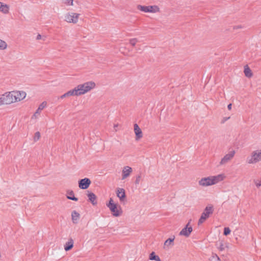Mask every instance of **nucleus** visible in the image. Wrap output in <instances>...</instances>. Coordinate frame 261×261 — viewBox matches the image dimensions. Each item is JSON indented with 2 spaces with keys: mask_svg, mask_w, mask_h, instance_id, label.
<instances>
[{
  "mask_svg": "<svg viewBox=\"0 0 261 261\" xmlns=\"http://www.w3.org/2000/svg\"><path fill=\"white\" fill-rule=\"evenodd\" d=\"M27 96L25 91L13 90L1 94L2 106H9L22 101Z\"/></svg>",
  "mask_w": 261,
  "mask_h": 261,
  "instance_id": "f257e3e1",
  "label": "nucleus"
},
{
  "mask_svg": "<svg viewBox=\"0 0 261 261\" xmlns=\"http://www.w3.org/2000/svg\"><path fill=\"white\" fill-rule=\"evenodd\" d=\"M226 178V175L223 173H221L215 175L202 177L198 180V184L201 188L211 187L223 181Z\"/></svg>",
  "mask_w": 261,
  "mask_h": 261,
  "instance_id": "f03ea898",
  "label": "nucleus"
},
{
  "mask_svg": "<svg viewBox=\"0 0 261 261\" xmlns=\"http://www.w3.org/2000/svg\"><path fill=\"white\" fill-rule=\"evenodd\" d=\"M96 87V84L93 81H88L83 84H79L73 89L75 96L84 95Z\"/></svg>",
  "mask_w": 261,
  "mask_h": 261,
  "instance_id": "7ed1b4c3",
  "label": "nucleus"
},
{
  "mask_svg": "<svg viewBox=\"0 0 261 261\" xmlns=\"http://www.w3.org/2000/svg\"><path fill=\"white\" fill-rule=\"evenodd\" d=\"M106 205L109 208L114 217H118L123 213V211L121 206L115 203L112 198H110Z\"/></svg>",
  "mask_w": 261,
  "mask_h": 261,
  "instance_id": "20e7f679",
  "label": "nucleus"
},
{
  "mask_svg": "<svg viewBox=\"0 0 261 261\" xmlns=\"http://www.w3.org/2000/svg\"><path fill=\"white\" fill-rule=\"evenodd\" d=\"M214 206L212 204L207 205L204 209L198 221V225L203 224L213 214Z\"/></svg>",
  "mask_w": 261,
  "mask_h": 261,
  "instance_id": "39448f33",
  "label": "nucleus"
},
{
  "mask_svg": "<svg viewBox=\"0 0 261 261\" xmlns=\"http://www.w3.org/2000/svg\"><path fill=\"white\" fill-rule=\"evenodd\" d=\"M81 14L80 13L70 11L64 15V20L67 23L75 24L79 22Z\"/></svg>",
  "mask_w": 261,
  "mask_h": 261,
  "instance_id": "423d86ee",
  "label": "nucleus"
},
{
  "mask_svg": "<svg viewBox=\"0 0 261 261\" xmlns=\"http://www.w3.org/2000/svg\"><path fill=\"white\" fill-rule=\"evenodd\" d=\"M137 9L144 13H159L161 12V9L158 5H149V6H143L138 5Z\"/></svg>",
  "mask_w": 261,
  "mask_h": 261,
  "instance_id": "0eeeda50",
  "label": "nucleus"
},
{
  "mask_svg": "<svg viewBox=\"0 0 261 261\" xmlns=\"http://www.w3.org/2000/svg\"><path fill=\"white\" fill-rule=\"evenodd\" d=\"M261 161V150L257 149L253 151L250 156L247 159V163L249 164H255Z\"/></svg>",
  "mask_w": 261,
  "mask_h": 261,
  "instance_id": "6e6552de",
  "label": "nucleus"
},
{
  "mask_svg": "<svg viewBox=\"0 0 261 261\" xmlns=\"http://www.w3.org/2000/svg\"><path fill=\"white\" fill-rule=\"evenodd\" d=\"M193 230V228L190 225V222H189L186 226L183 228L179 233V235L189 237Z\"/></svg>",
  "mask_w": 261,
  "mask_h": 261,
  "instance_id": "1a4fd4ad",
  "label": "nucleus"
},
{
  "mask_svg": "<svg viewBox=\"0 0 261 261\" xmlns=\"http://www.w3.org/2000/svg\"><path fill=\"white\" fill-rule=\"evenodd\" d=\"M133 172V169L128 166H125L123 167L122 170V180H124L128 177Z\"/></svg>",
  "mask_w": 261,
  "mask_h": 261,
  "instance_id": "9d476101",
  "label": "nucleus"
},
{
  "mask_svg": "<svg viewBox=\"0 0 261 261\" xmlns=\"http://www.w3.org/2000/svg\"><path fill=\"white\" fill-rule=\"evenodd\" d=\"M235 151L234 150L231 151L229 153L225 154L221 160L220 162V165H223L226 164L229 161H230L234 156Z\"/></svg>",
  "mask_w": 261,
  "mask_h": 261,
  "instance_id": "9b49d317",
  "label": "nucleus"
},
{
  "mask_svg": "<svg viewBox=\"0 0 261 261\" xmlns=\"http://www.w3.org/2000/svg\"><path fill=\"white\" fill-rule=\"evenodd\" d=\"M134 130L135 134V140L136 141H139L143 138V132L137 123L134 125Z\"/></svg>",
  "mask_w": 261,
  "mask_h": 261,
  "instance_id": "f8f14e48",
  "label": "nucleus"
},
{
  "mask_svg": "<svg viewBox=\"0 0 261 261\" xmlns=\"http://www.w3.org/2000/svg\"><path fill=\"white\" fill-rule=\"evenodd\" d=\"M91 180L88 178H85L80 180L79 182V188L81 189L85 190L89 187L91 184Z\"/></svg>",
  "mask_w": 261,
  "mask_h": 261,
  "instance_id": "ddd939ff",
  "label": "nucleus"
},
{
  "mask_svg": "<svg viewBox=\"0 0 261 261\" xmlns=\"http://www.w3.org/2000/svg\"><path fill=\"white\" fill-rule=\"evenodd\" d=\"M46 102H42L38 107V109L32 116V119H37L40 114L41 111L46 107Z\"/></svg>",
  "mask_w": 261,
  "mask_h": 261,
  "instance_id": "4468645a",
  "label": "nucleus"
},
{
  "mask_svg": "<svg viewBox=\"0 0 261 261\" xmlns=\"http://www.w3.org/2000/svg\"><path fill=\"white\" fill-rule=\"evenodd\" d=\"M10 6L3 2H0V12L6 15L9 13Z\"/></svg>",
  "mask_w": 261,
  "mask_h": 261,
  "instance_id": "2eb2a0df",
  "label": "nucleus"
},
{
  "mask_svg": "<svg viewBox=\"0 0 261 261\" xmlns=\"http://www.w3.org/2000/svg\"><path fill=\"white\" fill-rule=\"evenodd\" d=\"M116 195L120 201H123L125 198V190L123 188H118L116 190Z\"/></svg>",
  "mask_w": 261,
  "mask_h": 261,
  "instance_id": "dca6fc26",
  "label": "nucleus"
},
{
  "mask_svg": "<svg viewBox=\"0 0 261 261\" xmlns=\"http://www.w3.org/2000/svg\"><path fill=\"white\" fill-rule=\"evenodd\" d=\"M87 196L89 198V200L91 202L93 205L97 204V202L96 200V196L94 193L91 192H88Z\"/></svg>",
  "mask_w": 261,
  "mask_h": 261,
  "instance_id": "f3484780",
  "label": "nucleus"
},
{
  "mask_svg": "<svg viewBox=\"0 0 261 261\" xmlns=\"http://www.w3.org/2000/svg\"><path fill=\"white\" fill-rule=\"evenodd\" d=\"M73 244H74L73 240L71 238H70L64 245V250L66 251H69V250L71 249L73 247Z\"/></svg>",
  "mask_w": 261,
  "mask_h": 261,
  "instance_id": "a211bd4d",
  "label": "nucleus"
},
{
  "mask_svg": "<svg viewBox=\"0 0 261 261\" xmlns=\"http://www.w3.org/2000/svg\"><path fill=\"white\" fill-rule=\"evenodd\" d=\"M244 73L246 77L251 78L253 76V73L251 69L246 65L244 67Z\"/></svg>",
  "mask_w": 261,
  "mask_h": 261,
  "instance_id": "6ab92c4d",
  "label": "nucleus"
},
{
  "mask_svg": "<svg viewBox=\"0 0 261 261\" xmlns=\"http://www.w3.org/2000/svg\"><path fill=\"white\" fill-rule=\"evenodd\" d=\"M174 239L175 237L173 236L172 238H170L166 240L164 243V248L165 249L169 248L170 246H173Z\"/></svg>",
  "mask_w": 261,
  "mask_h": 261,
  "instance_id": "aec40b11",
  "label": "nucleus"
},
{
  "mask_svg": "<svg viewBox=\"0 0 261 261\" xmlns=\"http://www.w3.org/2000/svg\"><path fill=\"white\" fill-rule=\"evenodd\" d=\"M80 214L74 211L71 213L72 221L73 223H77L80 219Z\"/></svg>",
  "mask_w": 261,
  "mask_h": 261,
  "instance_id": "412c9836",
  "label": "nucleus"
},
{
  "mask_svg": "<svg viewBox=\"0 0 261 261\" xmlns=\"http://www.w3.org/2000/svg\"><path fill=\"white\" fill-rule=\"evenodd\" d=\"M75 96L74 91H73V89H71V90L68 91L67 92H66V93H65L64 94H63V95H62L60 96V98L63 99L66 97H68L70 96Z\"/></svg>",
  "mask_w": 261,
  "mask_h": 261,
  "instance_id": "4be33fe9",
  "label": "nucleus"
},
{
  "mask_svg": "<svg viewBox=\"0 0 261 261\" xmlns=\"http://www.w3.org/2000/svg\"><path fill=\"white\" fill-rule=\"evenodd\" d=\"M8 48L7 43L4 40L0 39V50H5Z\"/></svg>",
  "mask_w": 261,
  "mask_h": 261,
  "instance_id": "5701e85b",
  "label": "nucleus"
},
{
  "mask_svg": "<svg viewBox=\"0 0 261 261\" xmlns=\"http://www.w3.org/2000/svg\"><path fill=\"white\" fill-rule=\"evenodd\" d=\"M149 258L150 260H154L155 261H161L160 257L155 254V253L154 252H152L149 254Z\"/></svg>",
  "mask_w": 261,
  "mask_h": 261,
  "instance_id": "b1692460",
  "label": "nucleus"
},
{
  "mask_svg": "<svg viewBox=\"0 0 261 261\" xmlns=\"http://www.w3.org/2000/svg\"><path fill=\"white\" fill-rule=\"evenodd\" d=\"M62 4L66 7L73 6V0H61Z\"/></svg>",
  "mask_w": 261,
  "mask_h": 261,
  "instance_id": "393cba45",
  "label": "nucleus"
},
{
  "mask_svg": "<svg viewBox=\"0 0 261 261\" xmlns=\"http://www.w3.org/2000/svg\"><path fill=\"white\" fill-rule=\"evenodd\" d=\"M210 261H221L220 257L215 253H213L209 258Z\"/></svg>",
  "mask_w": 261,
  "mask_h": 261,
  "instance_id": "a878e982",
  "label": "nucleus"
},
{
  "mask_svg": "<svg viewBox=\"0 0 261 261\" xmlns=\"http://www.w3.org/2000/svg\"><path fill=\"white\" fill-rule=\"evenodd\" d=\"M69 194H70V196H67V198L68 199L74 200L75 201H77L78 199L74 196V193L73 192V191H70L69 193Z\"/></svg>",
  "mask_w": 261,
  "mask_h": 261,
  "instance_id": "bb28decb",
  "label": "nucleus"
},
{
  "mask_svg": "<svg viewBox=\"0 0 261 261\" xmlns=\"http://www.w3.org/2000/svg\"><path fill=\"white\" fill-rule=\"evenodd\" d=\"M138 39L137 38H132L129 40V43L132 46H135L138 42Z\"/></svg>",
  "mask_w": 261,
  "mask_h": 261,
  "instance_id": "cd10ccee",
  "label": "nucleus"
},
{
  "mask_svg": "<svg viewBox=\"0 0 261 261\" xmlns=\"http://www.w3.org/2000/svg\"><path fill=\"white\" fill-rule=\"evenodd\" d=\"M225 247L226 246L222 242H221L218 247V249L220 251H223L225 250Z\"/></svg>",
  "mask_w": 261,
  "mask_h": 261,
  "instance_id": "c85d7f7f",
  "label": "nucleus"
},
{
  "mask_svg": "<svg viewBox=\"0 0 261 261\" xmlns=\"http://www.w3.org/2000/svg\"><path fill=\"white\" fill-rule=\"evenodd\" d=\"M40 138V134L39 132H37L35 134V136L34 137V141H38Z\"/></svg>",
  "mask_w": 261,
  "mask_h": 261,
  "instance_id": "c756f323",
  "label": "nucleus"
},
{
  "mask_svg": "<svg viewBox=\"0 0 261 261\" xmlns=\"http://www.w3.org/2000/svg\"><path fill=\"white\" fill-rule=\"evenodd\" d=\"M254 184L257 188H259L261 186V179H256L254 180Z\"/></svg>",
  "mask_w": 261,
  "mask_h": 261,
  "instance_id": "7c9ffc66",
  "label": "nucleus"
},
{
  "mask_svg": "<svg viewBox=\"0 0 261 261\" xmlns=\"http://www.w3.org/2000/svg\"><path fill=\"white\" fill-rule=\"evenodd\" d=\"M230 233V229L229 227H225L224 228V234L227 236Z\"/></svg>",
  "mask_w": 261,
  "mask_h": 261,
  "instance_id": "2f4dec72",
  "label": "nucleus"
},
{
  "mask_svg": "<svg viewBox=\"0 0 261 261\" xmlns=\"http://www.w3.org/2000/svg\"><path fill=\"white\" fill-rule=\"evenodd\" d=\"M243 28V27L242 25H237L233 27V30H237L239 29H242Z\"/></svg>",
  "mask_w": 261,
  "mask_h": 261,
  "instance_id": "473e14b6",
  "label": "nucleus"
},
{
  "mask_svg": "<svg viewBox=\"0 0 261 261\" xmlns=\"http://www.w3.org/2000/svg\"><path fill=\"white\" fill-rule=\"evenodd\" d=\"M140 178H141V176H138L137 177H136V179L135 180V183L136 184H139V182H140Z\"/></svg>",
  "mask_w": 261,
  "mask_h": 261,
  "instance_id": "72a5a7b5",
  "label": "nucleus"
},
{
  "mask_svg": "<svg viewBox=\"0 0 261 261\" xmlns=\"http://www.w3.org/2000/svg\"><path fill=\"white\" fill-rule=\"evenodd\" d=\"M42 38L41 35L40 34H38L36 36V39L37 40H40Z\"/></svg>",
  "mask_w": 261,
  "mask_h": 261,
  "instance_id": "f704fd0d",
  "label": "nucleus"
},
{
  "mask_svg": "<svg viewBox=\"0 0 261 261\" xmlns=\"http://www.w3.org/2000/svg\"><path fill=\"white\" fill-rule=\"evenodd\" d=\"M232 105L231 103L229 104L227 106V108L229 110L231 109Z\"/></svg>",
  "mask_w": 261,
  "mask_h": 261,
  "instance_id": "c9c22d12",
  "label": "nucleus"
},
{
  "mask_svg": "<svg viewBox=\"0 0 261 261\" xmlns=\"http://www.w3.org/2000/svg\"><path fill=\"white\" fill-rule=\"evenodd\" d=\"M117 126H118V124H115V125H114V127H117Z\"/></svg>",
  "mask_w": 261,
  "mask_h": 261,
  "instance_id": "e433bc0d",
  "label": "nucleus"
},
{
  "mask_svg": "<svg viewBox=\"0 0 261 261\" xmlns=\"http://www.w3.org/2000/svg\"><path fill=\"white\" fill-rule=\"evenodd\" d=\"M229 118V117H228V118H225L224 121H226V120H228Z\"/></svg>",
  "mask_w": 261,
  "mask_h": 261,
  "instance_id": "4c0bfd02",
  "label": "nucleus"
}]
</instances>
